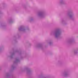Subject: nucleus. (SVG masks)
<instances>
[{"instance_id":"10","label":"nucleus","mask_w":78,"mask_h":78,"mask_svg":"<svg viewBox=\"0 0 78 78\" xmlns=\"http://www.w3.org/2000/svg\"><path fill=\"white\" fill-rule=\"evenodd\" d=\"M36 47L37 48H40L42 50H43L44 49V46H43V45L42 44H38L36 45Z\"/></svg>"},{"instance_id":"7","label":"nucleus","mask_w":78,"mask_h":78,"mask_svg":"<svg viewBox=\"0 0 78 78\" xmlns=\"http://www.w3.org/2000/svg\"><path fill=\"white\" fill-rule=\"evenodd\" d=\"M22 72H24V71H27V75H30L32 73V71L30 69L26 67V68L23 69L22 70Z\"/></svg>"},{"instance_id":"3","label":"nucleus","mask_w":78,"mask_h":78,"mask_svg":"<svg viewBox=\"0 0 78 78\" xmlns=\"http://www.w3.org/2000/svg\"><path fill=\"white\" fill-rule=\"evenodd\" d=\"M46 16V13L44 10H40L38 11L37 16L39 18H44Z\"/></svg>"},{"instance_id":"21","label":"nucleus","mask_w":78,"mask_h":78,"mask_svg":"<svg viewBox=\"0 0 78 78\" xmlns=\"http://www.w3.org/2000/svg\"><path fill=\"white\" fill-rule=\"evenodd\" d=\"M14 37L15 38V37H16V36H15Z\"/></svg>"},{"instance_id":"9","label":"nucleus","mask_w":78,"mask_h":78,"mask_svg":"<svg viewBox=\"0 0 78 78\" xmlns=\"http://www.w3.org/2000/svg\"><path fill=\"white\" fill-rule=\"evenodd\" d=\"M59 5H66V2L64 0H60L58 3Z\"/></svg>"},{"instance_id":"15","label":"nucleus","mask_w":78,"mask_h":78,"mask_svg":"<svg viewBox=\"0 0 78 78\" xmlns=\"http://www.w3.org/2000/svg\"><path fill=\"white\" fill-rule=\"evenodd\" d=\"M62 23H64V24H65V23H66V21H65L63 19L62 20Z\"/></svg>"},{"instance_id":"20","label":"nucleus","mask_w":78,"mask_h":78,"mask_svg":"<svg viewBox=\"0 0 78 78\" xmlns=\"http://www.w3.org/2000/svg\"><path fill=\"white\" fill-rule=\"evenodd\" d=\"M43 78H50L49 77H44Z\"/></svg>"},{"instance_id":"8","label":"nucleus","mask_w":78,"mask_h":78,"mask_svg":"<svg viewBox=\"0 0 78 78\" xmlns=\"http://www.w3.org/2000/svg\"><path fill=\"white\" fill-rule=\"evenodd\" d=\"M62 76L64 77L67 78V77H69L70 76V73H69V71L68 70H66L62 74Z\"/></svg>"},{"instance_id":"1","label":"nucleus","mask_w":78,"mask_h":78,"mask_svg":"<svg viewBox=\"0 0 78 78\" xmlns=\"http://www.w3.org/2000/svg\"><path fill=\"white\" fill-rule=\"evenodd\" d=\"M62 33L61 30L60 28H57L51 32V34L53 35L55 38L58 39L61 35Z\"/></svg>"},{"instance_id":"22","label":"nucleus","mask_w":78,"mask_h":78,"mask_svg":"<svg viewBox=\"0 0 78 78\" xmlns=\"http://www.w3.org/2000/svg\"><path fill=\"white\" fill-rule=\"evenodd\" d=\"M1 12L0 11V14H1Z\"/></svg>"},{"instance_id":"12","label":"nucleus","mask_w":78,"mask_h":78,"mask_svg":"<svg viewBox=\"0 0 78 78\" xmlns=\"http://www.w3.org/2000/svg\"><path fill=\"white\" fill-rule=\"evenodd\" d=\"M78 48H76V49H75L74 51V53L75 55H76L77 53H78Z\"/></svg>"},{"instance_id":"14","label":"nucleus","mask_w":78,"mask_h":78,"mask_svg":"<svg viewBox=\"0 0 78 78\" xmlns=\"http://www.w3.org/2000/svg\"><path fill=\"white\" fill-rule=\"evenodd\" d=\"M9 23H12V22H13V20H12V18L9 19Z\"/></svg>"},{"instance_id":"17","label":"nucleus","mask_w":78,"mask_h":78,"mask_svg":"<svg viewBox=\"0 0 78 78\" xmlns=\"http://www.w3.org/2000/svg\"><path fill=\"white\" fill-rule=\"evenodd\" d=\"M63 62H58V64L60 65H61V64H62Z\"/></svg>"},{"instance_id":"13","label":"nucleus","mask_w":78,"mask_h":78,"mask_svg":"<svg viewBox=\"0 0 78 78\" xmlns=\"http://www.w3.org/2000/svg\"><path fill=\"white\" fill-rule=\"evenodd\" d=\"M29 20L30 22H32L34 20V18L33 17H31L29 19Z\"/></svg>"},{"instance_id":"11","label":"nucleus","mask_w":78,"mask_h":78,"mask_svg":"<svg viewBox=\"0 0 78 78\" xmlns=\"http://www.w3.org/2000/svg\"><path fill=\"white\" fill-rule=\"evenodd\" d=\"M68 42L69 44H72V43H73V42H74V40L73 38L70 39L68 40Z\"/></svg>"},{"instance_id":"19","label":"nucleus","mask_w":78,"mask_h":78,"mask_svg":"<svg viewBox=\"0 0 78 78\" xmlns=\"http://www.w3.org/2000/svg\"><path fill=\"white\" fill-rule=\"evenodd\" d=\"M4 26V25H3V24H2L1 25L0 27H3Z\"/></svg>"},{"instance_id":"16","label":"nucleus","mask_w":78,"mask_h":78,"mask_svg":"<svg viewBox=\"0 0 78 78\" xmlns=\"http://www.w3.org/2000/svg\"><path fill=\"white\" fill-rule=\"evenodd\" d=\"M49 45H51L53 44V42L51 41H50L49 43Z\"/></svg>"},{"instance_id":"5","label":"nucleus","mask_w":78,"mask_h":78,"mask_svg":"<svg viewBox=\"0 0 78 78\" xmlns=\"http://www.w3.org/2000/svg\"><path fill=\"white\" fill-rule=\"evenodd\" d=\"M19 62H20V59L18 57L16 58L14 62L13 65H12L11 66V68L12 70L16 69V65Z\"/></svg>"},{"instance_id":"6","label":"nucleus","mask_w":78,"mask_h":78,"mask_svg":"<svg viewBox=\"0 0 78 78\" xmlns=\"http://www.w3.org/2000/svg\"><path fill=\"white\" fill-rule=\"evenodd\" d=\"M29 28H28L25 27L24 26H21L18 28V30L20 31H23L25 32L26 30H28Z\"/></svg>"},{"instance_id":"4","label":"nucleus","mask_w":78,"mask_h":78,"mask_svg":"<svg viewBox=\"0 0 78 78\" xmlns=\"http://www.w3.org/2000/svg\"><path fill=\"white\" fill-rule=\"evenodd\" d=\"M67 14L70 19L73 20V18L75 16V13L72 10H71L67 11Z\"/></svg>"},{"instance_id":"2","label":"nucleus","mask_w":78,"mask_h":78,"mask_svg":"<svg viewBox=\"0 0 78 78\" xmlns=\"http://www.w3.org/2000/svg\"><path fill=\"white\" fill-rule=\"evenodd\" d=\"M15 53H18L19 56L20 57V58L23 59V57H22V56L23 55V52L21 51H18L17 50H16L12 53L10 52V54H11V55L9 56V57H10L11 59H12L13 58Z\"/></svg>"},{"instance_id":"18","label":"nucleus","mask_w":78,"mask_h":78,"mask_svg":"<svg viewBox=\"0 0 78 78\" xmlns=\"http://www.w3.org/2000/svg\"><path fill=\"white\" fill-rule=\"evenodd\" d=\"M2 49V46H0V51H1Z\"/></svg>"}]
</instances>
